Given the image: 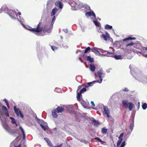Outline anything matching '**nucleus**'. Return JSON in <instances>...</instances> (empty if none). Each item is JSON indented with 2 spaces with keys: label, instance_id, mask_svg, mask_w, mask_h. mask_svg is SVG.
<instances>
[{
  "label": "nucleus",
  "instance_id": "f257e3e1",
  "mask_svg": "<svg viewBox=\"0 0 147 147\" xmlns=\"http://www.w3.org/2000/svg\"><path fill=\"white\" fill-rule=\"evenodd\" d=\"M94 82H88L85 84L83 85H80L78 86L77 90V99L78 101H80L81 98L82 96L81 94L85 92L87 90H88V88L92 86Z\"/></svg>",
  "mask_w": 147,
  "mask_h": 147
},
{
  "label": "nucleus",
  "instance_id": "f03ea898",
  "mask_svg": "<svg viewBox=\"0 0 147 147\" xmlns=\"http://www.w3.org/2000/svg\"><path fill=\"white\" fill-rule=\"evenodd\" d=\"M42 24V23L40 22L37 25V27L35 28H32L31 27H30L28 30L32 32H40L42 30L44 32H50L49 28H47L46 26H44L43 28L40 27V25Z\"/></svg>",
  "mask_w": 147,
  "mask_h": 147
},
{
  "label": "nucleus",
  "instance_id": "7ed1b4c3",
  "mask_svg": "<svg viewBox=\"0 0 147 147\" xmlns=\"http://www.w3.org/2000/svg\"><path fill=\"white\" fill-rule=\"evenodd\" d=\"M72 9L75 10L78 9H80L84 7L83 3L78 0H74L70 4Z\"/></svg>",
  "mask_w": 147,
  "mask_h": 147
},
{
  "label": "nucleus",
  "instance_id": "20e7f679",
  "mask_svg": "<svg viewBox=\"0 0 147 147\" xmlns=\"http://www.w3.org/2000/svg\"><path fill=\"white\" fill-rule=\"evenodd\" d=\"M122 106L123 107L127 108H128L129 111H131L132 110L134 107V104L131 102H129L128 103V102L127 100H123L122 101Z\"/></svg>",
  "mask_w": 147,
  "mask_h": 147
},
{
  "label": "nucleus",
  "instance_id": "39448f33",
  "mask_svg": "<svg viewBox=\"0 0 147 147\" xmlns=\"http://www.w3.org/2000/svg\"><path fill=\"white\" fill-rule=\"evenodd\" d=\"M2 110H0V119L2 121V119L1 118V116H3L4 114L6 117H8L9 116V112L7 107L4 105L2 106Z\"/></svg>",
  "mask_w": 147,
  "mask_h": 147
},
{
  "label": "nucleus",
  "instance_id": "423d86ee",
  "mask_svg": "<svg viewBox=\"0 0 147 147\" xmlns=\"http://www.w3.org/2000/svg\"><path fill=\"white\" fill-rule=\"evenodd\" d=\"M97 75L99 78H100V80H98L96 81H94L93 82H94V83L96 82H97L99 83H101L102 82V78L105 76V74L103 72V70L102 69H100L97 72Z\"/></svg>",
  "mask_w": 147,
  "mask_h": 147
},
{
  "label": "nucleus",
  "instance_id": "0eeeda50",
  "mask_svg": "<svg viewBox=\"0 0 147 147\" xmlns=\"http://www.w3.org/2000/svg\"><path fill=\"white\" fill-rule=\"evenodd\" d=\"M13 109L15 113L17 116H20L22 118H24L23 115L21 111L19 109L17 108L15 106L13 107Z\"/></svg>",
  "mask_w": 147,
  "mask_h": 147
},
{
  "label": "nucleus",
  "instance_id": "6e6552de",
  "mask_svg": "<svg viewBox=\"0 0 147 147\" xmlns=\"http://www.w3.org/2000/svg\"><path fill=\"white\" fill-rule=\"evenodd\" d=\"M103 113L104 114H106L107 117L109 118L110 117V110L108 107L107 106H104Z\"/></svg>",
  "mask_w": 147,
  "mask_h": 147
},
{
  "label": "nucleus",
  "instance_id": "1a4fd4ad",
  "mask_svg": "<svg viewBox=\"0 0 147 147\" xmlns=\"http://www.w3.org/2000/svg\"><path fill=\"white\" fill-rule=\"evenodd\" d=\"M57 110L55 109H53L52 111L51 115L53 117L55 118H57V117L58 115L57 114Z\"/></svg>",
  "mask_w": 147,
  "mask_h": 147
},
{
  "label": "nucleus",
  "instance_id": "9d476101",
  "mask_svg": "<svg viewBox=\"0 0 147 147\" xmlns=\"http://www.w3.org/2000/svg\"><path fill=\"white\" fill-rule=\"evenodd\" d=\"M106 35L104 34H102L101 35L100 37L101 38H103L105 40H107L108 38H109V35L107 32H106Z\"/></svg>",
  "mask_w": 147,
  "mask_h": 147
},
{
  "label": "nucleus",
  "instance_id": "9b49d317",
  "mask_svg": "<svg viewBox=\"0 0 147 147\" xmlns=\"http://www.w3.org/2000/svg\"><path fill=\"white\" fill-rule=\"evenodd\" d=\"M56 109L57 113H61L64 111V108L62 107L58 106Z\"/></svg>",
  "mask_w": 147,
  "mask_h": 147
},
{
  "label": "nucleus",
  "instance_id": "f8f14e48",
  "mask_svg": "<svg viewBox=\"0 0 147 147\" xmlns=\"http://www.w3.org/2000/svg\"><path fill=\"white\" fill-rule=\"evenodd\" d=\"M55 5L60 9L63 8V4L61 1H56L55 3Z\"/></svg>",
  "mask_w": 147,
  "mask_h": 147
},
{
  "label": "nucleus",
  "instance_id": "ddd939ff",
  "mask_svg": "<svg viewBox=\"0 0 147 147\" xmlns=\"http://www.w3.org/2000/svg\"><path fill=\"white\" fill-rule=\"evenodd\" d=\"M86 16H93L95 18H96V15L95 13L92 11L87 12L85 14Z\"/></svg>",
  "mask_w": 147,
  "mask_h": 147
},
{
  "label": "nucleus",
  "instance_id": "4468645a",
  "mask_svg": "<svg viewBox=\"0 0 147 147\" xmlns=\"http://www.w3.org/2000/svg\"><path fill=\"white\" fill-rule=\"evenodd\" d=\"M134 120L132 119L130 122V125L129 126V129L131 130V131H132L133 129V127H134Z\"/></svg>",
  "mask_w": 147,
  "mask_h": 147
},
{
  "label": "nucleus",
  "instance_id": "2eb2a0df",
  "mask_svg": "<svg viewBox=\"0 0 147 147\" xmlns=\"http://www.w3.org/2000/svg\"><path fill=\"white\" fill-rule=\"evenodd\" d=\"M89 68L91 71L93 72L95 70L96 67L93 64H90L89 65Z\"/></svg>",
  "mask_w": 147,
  "mask_h": 147
},
{
  "label": "nucleus",
  "instance_id": "dca6fc26",
  "mask_svg": "<svg viewBox=\"0 0 147 147\" xmlns=\"http://www.w3.org/2000/svg\"><path fill=\"white\" fill-rule=\"evenodd\" d=\"M2 124L4 129L7 130H8L9 129V127L7 123L5 122H3Z\"/></svg>",
  "mask_w": 147,
  "mask_h": 147
},
{
  "label": "nucleus",
  "instance_id": "f3484780",
  "mask_svg": "<svg viewBox=\"0 0 147 147\" xmlns=\"http://www.w3.org/2000/svg\"><path fill=\"white\" fill-rule=\"evenodd\" d=\"M136 39L135 37H129L123 39V41L125 42H127V41L130 40H135Z\"/></svg>",
  "mask_w": 147,
  "mask_h": 147
},
{
  "label": "nucleus",
  "instance_id": "a211bd4d",
  "mask_svg": "<svg viewBox=\"0 0 147 147\" xmlns=\"http://www.w3.org/2000/svg\"><path fill=\"white\" fill-rule=\"evenodd\" d=\"M44 139L45 140L46 142L47 143L48 145L52 147L53 146V144L51 143V141L49 140V139L48 138H44Z\"/></svg>",
  "mask_w": 147,
  "mask_h": 147
},
{
  "label": "nucleus",
  "instance_id": "6ab92c4d",
  "mask_svg": "<svg viewBox=\"0 0 147 147\" xmlns=\"http://www.w3.org/2000/svg\"><path fill=\"white\" fill-rule=\"evenodd\" d=\"M57 10V8L56 7H55L52 10L51 12V16H54L56 13V12Z\"/></svg>",
  "mask_w": 147,
  "mask_h": 147
},
{
  "label": "nucleus",
  "instance_id": "aec40b11",
  "mask_svg": "<svg viewBox=\"0 0 147 147\" xmlns=\"http://www.w3.org/2000/svg\"><path fill=\"white\" fill-rule=\"evenodd\" d=\"M87 61L91 63H93L94 62L93 59L91 58L90 56H87Z\"/></svg>",
  "mask_w": 147,
  "mask_h": 147
},
{
  "label": "nucleus",
  "instance_id": "412c9836",
  "mask_svg": "<svg viewBox=\"0 0 147 147\" xmlns=\"http://www.w3.org/2000/svg\"><path fill=\"white\" fill-rule=\"evenodd\" d=\"M112 28V26L108 24H106L105 26V29L107 30H110Z\"/></svg>",
  "mask_w": 147,
  "mask_h": 147
},
{
  "label": "nucleus",
  "instance_id": "4be33fe9",
  "mask_svg": "<svg viewBox=\"0 0 147 147\" xmlns=\"http://www.w3.org/2000/svg\"><path fill=\"white\" fill-rule=\"evenodd\" d=\"M107 129L104 127L102 129L101 132L103 134H106L107 132Z\"/></svg>",
  "mask_w": 147,
  "mask_h": 147
},
{
  "label": "nucleus",
  "instance_id": "5701e85b",
  "mask_svg": "<svg viewBox=\"0 0 147 147\" xmlns=\"http://www.w3.org/2000/svg\"><path fill=\"white\" fill-rule=\"evenodd\" d=\"M20 129L23 135V137L24 139H25V135L24 133V131L22 128V127H20Z\"/></svg>",
  "mask_w": 147,
  "mask_h": 147
},
{
  "label": "nucleus",
  "instance_id": "b1692460",
  "mask_svg": "<svg viewBox=\"0 0 147 147\" xmlns=\"http://www.w3.org/2000/svg\"><path fill=\"white\" fill-rule=\"evenodd\" d=\"M142 108L144 110H145L147 108V104L144 103L142 105Z\"/></svg>",
  "mask_w": 147,
  "mask_h": 147
},
{
  "label": "nucleus",
  "instance_id": "393cba45",
  "mask_svg": "<svg viewBox=\"0 0 147 147\" xmlns=\"http://www.w3.org/2000/svg\"><path fill=\"white\" fill-rule=\"evenodd\" d=\"M121 56L120 55H115L114 56V57L116 59H121Z\"/></svg>",
  "mask_w": 147,
  "mask_h": 147
},
{
  "label": "nucleus",
  "instance_id": "a878e982",
  "mask_svg": "<svg viewBox=\"0 0 147 147\" xmlns=\"http://www.w3.org/2000/svg\"><path fill=\"white\" fill-rule=\"evenodd\" d=\"M40 126L41 127V128L44 130H46L47 129V128L46 126L45 125H43L42 124H40Z\"/></svg>",
  "mask_w": 147,
  "mask_h": 147
},
{
  "label": "nucleus",
  "instance_id": "bb28decb",
  "mask_svg": "<svg viewBox=\"0 0 147 147\" xmlns=\"http://www.w3.org/2000/svg\"><path fill=\"white\" fill-rule=\"evenodd\" d=\"M122 141V140L121 139H119L117 143V146H119L120 145Z\"/></svg>",
  "mask_w": 147,
  "mask_h": 147
},
{
  "label": "nucleus",
  "instance_id": "cd10ccee",
  "mask_svg": "<svg viewBox=\"0 0 147 147\" xmlns=\"http://www.w3.org/2000/svg\"><path fill=\"white\" fill-rule=\"evenodd\" d=\"M94 22L96 26H99V23L97 21L94 20Z\"/></svg>",
  "mask_w": 147,
  "mask_h": 147
},
{
  "label": "nucleus",
  "instance_id": "c85d7f7f",
  "mask_svg": "<svg viewBox=\"0 0 147 147\" xmlns=\"http://www.w3.org/2000/svg\"><path fill=\"white\" fill-rule=\"evenodd\" d=\"M3 101L5 102L6 105L7 106V107L8 108V109H9V103L8 102V101L7 100L5 99L3 100Z\"/></svg>",
  "mask_w": 147,
  "mask_h": 147
},
{
  "label": "nucleus",
  "instance_id": "c756f323",
  "mask_svg": "<svg viewBox=\"0 0 147 147\" xmlns=\"http://www.w3.org/2000/svg\"><path fill=\"white\" fill-rule=\"evenodd\" d=\"M90 49V47H87L84 50V53H87Z\"/></svg>",
  "mask_w": 147,
  "mask_h": 147
},
{
  "label": "nucleus",
  "instance_id": "7c9ffc66",
  "mask_svg": "<svg viewBox=\"0 0 147 147\" xmlns=\"http://www.w3.org/2000/svg\"><path fill=\"white\" fill-rule=\"evenodd\" d=\"M81 103L82 104V105L85 107H86V102L84 101H82L81 102Z\"/></svg>",
  "mask_w": 147,
  "mask_h": 147
},
{
  "label": "nucleus",
  "instance_id": "2f4dec72",
  "mask_svg": "<svg viewBox=\"0 0 147 147\" xmlns=\"http://www.w3.org/2000/svg\"><path fill=\"white\" fill-rule=\"evenodd\" d=\"M94 139H96V140H97L98 142H103V141H102L99 138H98V137H96V138H94Z\"/></svg>",
  "mask_w": 147,
  "mask_h": 147
},
{
  "label": "nucleus",
  "instance_id": "473e14b6",
  "mask_svg": "<svg viewBox=\"0 0 147 147\" xmlns=\"http://www.w3.org/2000/svg\"><path fill=\"white\" fill-rule=\"evenodd\" d=\"M124 136V133H122L121 134L119 137V139H121L122 140L123 139L122 138Z\"/></svg>",
  "mask_w": 147,
  "mask_h": 147
},
{
  "label": "nucleus",
  "instance_id": "72a5a7b5",
  "mask_svg": "<svg viewBox=\"0 0 147 147\" xmlns=\"http://www.w3.org/2000/svg\"><path fill=\"white\" fill-rule=\"evenodd\" d=\"M11 122L13 124H16V125H17L16 123V121L14 118H13V119L11 120Z\"/></svg>",
  "mask_w": 147,
  "mask_h": 147
},
{
  "label": "nucleus",
  "instance_id": "f704fd0d",
  "mask_svg": "<svg viewBox=\"0 0 147 147\" xmlns=\"http://www.w3.org/2000/svg\"><path fill=\"white\" fill-rule=\"evenodd\" d=\"M134 43L131 42L130 43L128 44L126 46V47H128L129 46H132L134 44Z\"/></svg>",
  "mask_w": 147,
  "mask_h": 147
},
{
  "label": "nucleus",
  "instance_id": "c9c22d12",
  "mask_svg": "<svg viewBox=\"0 0 147 147\" xmlns=\"http://www.w3.org/2000/svg\"><path fill=\"white\" fill-rule=\"evenodd\" d=\"M51 48L53 51H54L55 50L57 49V48L54 46H51Z\"/></svg>",
  "mask_w": 147,
  "mask_h": 147
},
{
  "label": "nucleus",
  "instance_id": "e433bc0d",
  "mask_svg": "<svg viewBox=\"0 0 147 147\" xmlns=\"http://www.w3.org/2000/svg\"><path fill=\"white\" fill-rule=\"evenodd\" d=\"M125 145V141L123 142L121 145L120 147H124Z\"/></svg>",
  "mask_w": 147,
  "mask_h": 147
},
{
  "label": "nucleus",
  "instance_id": "4c0bfd02",
  "mask_svg": "<svg viewBox=\"0 0 147 147\" xmlns=\"http://www.w3.org/2000/svg\"><path fill=\"white\" fill-rule=\"evenodd\" d=\"M55 16H54L53 19V20H52V21L51 22V23L53 24L54 23V22L55 21Z\"/></svg>",
  "mask_w": 147,
  "mask_h": 147
},
{
  "label": "nucleus",
  "instance_id": "58836bf2",
  "mask_svg": "<svg viewBox=\"0 0 147 147\" xmlns=\"http://www.w3.org/2000/svg\"><path fill=\"white\" fill-rule=\"evenodd\" d=\"M123 91L125 92H128L129 91L128 89L127 88H125L123 89Z\"/></svg>",
  "mask_w": 147,
  "mask_h": 147
},
{
  "label": "nucleus",
  "instance_id": "ea45409f",
  "mask_svg": "<svg viewBox=\"0 0 147 147\" xmlns=\"http://www.w3.org/2000/svg\"><path fill=\"white\" fill-rule=\"evenodd\" d=\"M94 51H96L97 52H98V51H97L96 49V48H94L93 49H91V51L93 52H94Z\"/></svg>",
  "mask_w": 147,
  "mask_h": 147
},
{
  "label": "nucleus",
  "instance_id": "a19ab883",
  "mask_svg": "<svg viewBox=\"0 0 147 147\" xmlns=\"http://www.w3.org/2000/svg\"><path fill=\"white\" fill-rule=\"evenodd\" d=\"M94 122L95 123V125H98V122L97 121H96V120H94Z\"/></svg>",
  "mask_w": 147,
  "mask_h": 147
},
{
  "label": "nucleus",
  "instance_id": "79ce46f5",
  "mask_svg": "<svg viewBox=\"0 0 147 147\" xmlns=\"http://www.w3.org/2000/svg\"><path fill=\"white\" fill-rule=\"evenodd\" d=\"M91 105L92 106H95V104L94 103V102H93V101H91Z\"/></svg>",
  "mask_w": 147,
  "mask_h": 147
},
{
  "label": "nucleus",
  "instance_id": "37998d69",
  "mask_svg": "<svg viewBox=\"0 0 147 147\" xmlns=\"http://www.w3.org/2000/svg\"><path fill=\"white\" fill-rule=\"evenodd\" d=\"M63 31L66 33H67L68 32V30L67 29H64Z\"/></svg>",
  "mask_w": 147,
  "mask_h": 147
},
{
  "label": "nucleus",
  "instance_id": "c03bdc74",
  "mask_svg": "<svg viewBox=\"0 0 147 147\" xmlns=\"http://www.w3.org/2000/svg\"><path fill=\"white\" fill-rule=\"evenodd\" d=\"M62 146V144H61L59 145H58L57 146H56L55 147H61Z\"/></svg>",
  "mask_w": 147,
  "mask_h": 147
},
{
  "label": "nucleus",
  "instance_id": "a18cd8bd",
  "mask_svg": "<svg viewBox=\"0 0 147 147\" xmlns=\"http://www.w3.org/2000/svg\"><path fill=\"white\" fill-rule=\"evenodd\" d=\"M15 147H21V145L19 144V145H18V146H15Z\"/></svg>",
  "mask_w": 147,
  "mask_h": 147
},
{
  "label": "nucleus",
  "instance_id": "49530a36",
  "mask_svg": "<svg viewBox=\"0 0 147 147\" xmlns=\"http://www.w3.org/2000/svg\"><path fill=\"white\" fill-rule=\"evenodd\" d=\"M10 118L11 119V120L13 119L14 118H13L11 117H10Z\"/></svg>",
  "mask_w": 147,
  "mask_h": 147
},
{
  "label": "nucleus",
  "instance_id": "de8ad7c7",
  "mask_svg": "<svg viewBox=\"0 0 147 147\" xmlns=\"http://www.w3.org/2000/svg\"><path fill=\"white\" fill-rule=\"evenodd\" d=\"M144 48L147 51V47H144Z\"/></svg>",
  "mask_w": 147,
  "mask_h": 147
},
{
  "label": "nucleus",
  "instance_id": "09e8293b",
  "mask_svg": "<svg viewBox=\"0 0 147 147\" xmlns=\"http://www.w3.org/2000/svg\"><path fill=\"white\" fill-rule=\"evenodd\" d=\"M2 106V104L1 102H0V107H1Z\"/></svg>",
  "mask_w": 147,
  "mask_h": 147
},
{
  "label": "nucleus",
  "instance_id": "8fccbe9b",
  "mask_svg": "<svg viewBox=\"0 0 147 147\" xmlns=\"http://www.w3.org/2000/svg\"><path fill=\"white\" fill-rule=\"evenodd\" d=\"M19 15H21V12H19Z\"/></svg>",
  "mask_w": 147,
  "mask_h": 147
},
{
  "label": "nucleus",
  "instance_id": "3c124183",
  "mask_svg": "<svg viewBox=\"0 0 147 147\" xmlns=\"http://www.w3.org/2000/svg\"><path fill=\"white\" fill-rule=\"evenodd\" d=\"M145 57H147V54L145 55Z\"/></svg>",
  "mask_w": 147,
  "mask_h": 147
},
{
  "label": "nucleus",
  "instance_id": "603ef678",
  "mask_svg": "<svg viewBox=\"0 0 147 147\" xmlns=\"http://www.w3.org/2000/svg\"><path fill=\"white\" fill-rule=\"evenodd\" d=\"M1 12H2V10L1 9H0V13H1Z\"/></svg>",
  "mask_w": 147,
  "mask_h": 147
},
{
  "label": "nucleus",
  "instance_id": "864d4df0",
  "mask_svg": "<svg viewBox=\"0 0 147 147\" xmlns=\"http://www.w3.org/2000/svg\"><path fill=\"white\" fill-rule=\"evenodd\" d=\"M138 104L139 105H139H140V102H138Z\"/></svg>",
  "mask_w": 147,
  "mask_h": 147
},
{
  "label": "nucleus",
  "instance_id": "5fc2aeb1",
  "mask_svg": "<svg viewBox=\"0 0 147 147\" xmlns=\"http://www.w3.org/2000/svg\"><path fill=\"white\" fill-rule=\"evenodd\" d=\"M79 59H80V60H81V58H79Z\"/></svg>",
  "mask_w": 147,
  "mask_h": 147
}]
</instances>
